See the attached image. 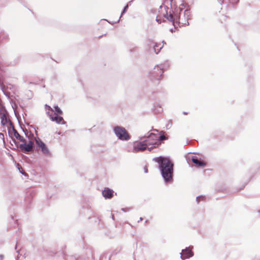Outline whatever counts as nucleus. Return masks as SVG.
Returning <instances> with one entry per match:
<instances>
[{"mask_svg": "<svg viewBox=\"0 0 260 260\" xmlns=\"http://www.w3.org/2000/svg\"><path fill=\"white\" fill-rule=\"evenodd\" d=\"M159 164L161 174L166 181H169L172 179L173 173V164L170 160L166 157H157L153 159Z\"/></svg>", "mask_w": 260, "mask_h": 260, "instance_id": "f257e3e1", "label": "nucleus"}, {"mask_svg": "<svg viewBox=\"0 0 260 260\" xmlns=\"http://www.w3.org/2000/svg\"><path fill=\"white\" fill-rule=\"evenodd\" d=\"M145 143L148 144L147 149L150 150L151 149L157 147L160 144L159 140L157 137L153 134H151L145 140Z\"/></svg>", "mask_w": 260, "mask_h": 260, "instance_id": "f03ea898", "label": "nucleus"}, {"mask_svg": "<svg viewBox=\"0 0 260 260\" xmlns=\"http://www.w3.org/2000/svg\"><path fill=\"white\" fill-rule=\"evenodd\" d=\"M114 132L116 135L121 140H128L130 139V136L124 127L116 126L114 128Z\"/></svg>", "mask_w": 260, "mask_h": 260, "instance_id": "7ed1b4c3", "label": "nucleus"}, {"mask_svg": "<svg viewBox=\"0 0 260 260\" xmlns=\"http://www.w3.org/2000/svg\"><path fill=\"white\" fill-rule=\"evenodd\" d=\"M0 120L1 125L3 127L7 125L8 123L10 122L8 113L5 109H2L0 110Z\"/></svg>", "mask_w": 260, "mask_h": 260, "instance_id": "20e7f679", "label": "nucleus"}, {"mask_svg": "<svg viewBox=\"0 0 260 260\" xmlns=\"http://www.w3.org/2000/svg\"><path fill=\"white\" fill-rule=\"evenodd\" d=\"M148 144L145 143L144 141L140 142H136L134 143L133 147V151L137 152L142 151L147 149Z\"/></svg>", "mask_w": 260, "mask_h": 260, "instance_id": "39448f33", "label": "nucleus"}, {"mask_svg": "<svg viewBox=\"0 0 260 260\" xmlns=\"http://www.w3.org/2000/svg\"><path fill=\"white\" fill-rule=\"evenodd\" d=\"M23 143V144L19 145V148L23 152L27 153L32 150L34 145V142L32 141H29L27 144L26 143V141Z\"/></svg>", "mask_w": 260, "mask_h": 260, "instance_id": "423d86ee", "label": "nucleus"}, {"mask_svg": "<svg viewBox=\"0 0 260 260\" xmlns=\"http://www.w3.org/2000/svg\"><path fill=\"white\" fill-rule=\"evenodd\" d=\"M36 143L39 150L44 154L48 153V149L46 145L39 138H36Z\"/></svg>", "mask_w": 260, "mask_h": 260, "instance_id": "0eeeda50", "label": "nucleus"}, {"mask_svg": "<svg viewBox=\"0 0 260 260\" xmlns=\"http://www.w3.org/2000/svg\"><path fill=\"white\" fill-rule=\"evenodd\" d=\"M181 257L182 259H185L186 258H188L192 256H193V252L191 250L186 248L184 250H183L181 252Z\"/></svg>", "mask_w": 260, "mask_h": 260, "instance_id": "6e6552de", "label": "nucleus"}, {"mask_svg": "<svg viewBox=\"0 0 260 260\" xmlns=\"http://www.w3.org/2000/svg\"><path fill=\"white\" fill-rule=\"evenodd\" d=\"M150 45H152L156 54H157L161 49L164 47V42H152Z\"/></svg>", "mask_w": 260, "mask_h": 260, "instance_id": "1a4fd4ad", "label": "nucleus"}, {"mask_svg": "<svg viewBox=\"0 0 260 260\" xmlns=\"http://www.w3.org/2000/svg\"><path fill=\"white\" fill-rule=\"evenodd\" d=\"M103 196L105 198L111 199L113 197V191L112 190L106 188L102 192Z\"/></svg>", "mask_w": 260, "mask_h": 260, "instance_id": "9d476101", "label": "nucleus"}, {"mask_svg": "<svg viewBox=\"0 0 260 260\" xmlns=\"http://www.w3.org/2000/svg\"><path fill=\"white\" fill-rule=\"evenodd\" d=\"M192 162L195 164L196 166L197 167H202L203 168L206 166V162L200 160L197 158H192Z\"/></svg>", "mask_w": 260, "mask_h": 260, "instance_id": "9b49d317", "label": "nucleus"}, {"mask_svg": "<svg viewBox=\"0 0 260 260\" xmlns=\"http://www.w3.org/2000/svg\"><path fill=\"white\" fill-rule=\"evenodd\" d=\"M13 136L16 139L19 140L20 142H25V139L23 137L19 135V134L16 131V129L13 128Z\"/></svg>", "mask_w": 260, "mask_h": 260, "instance_id": "f8f14e48", "label": "nucleus"}, {"mask_svg": "<svg viewBox=\"0 0 260 260\" xmlns=\"http://www.w3.org/2000/svg\"><path fill=\"white\" fill-rule=\"evenodd\" d=\"M51 119L52 121H55L58 123H60L61 122L63 123L64 122L63 118L59 116H52Z\"/></svg>", "mask_w": 260, "mask_h": 260, "instance_id": "ddd939ff", "label": "nucleus"}, {"mask_svg": "<svg viewBox=\"0 0 260 260\" xmlns=\"http://www.w3.org/2000/svg\"><path fill=\"white\" fill-rule=\"evenodd\" d=\"M166 17L169 21L172 22L173 23L174 22L175 19L173 15L172 14L170 13L169 15L167 14Z\"/></svg>", "mask_w": 260, "mask_h": 260, "instance_id": "4468645a", "label": "nucleus"}, {"mask_svg": "<svg viewBox=\"0 0 260 260\" xmlns=\"http://www.w3.org/2000/svg\"><path fill=\"white\" fill-rule=\"evenodd\" d=\"M55 112L57 113V114H62V111L61 110H60V109L57 107V106H56L55 107Z\"/></svg>", "mask_w": 260, "mask_h": 260, "instance_id": "2eb2a0df", "label": "nucleus"}, {"mask_svg": "<svg viewBox=\"0 0 260 260\" xmlns=\"http://www.w3.org/2000/svg\"><path fill=\"white\" fill-rule=\"evenodd\" d=\"M156 69H157V70L158 71L159 74H161L163 73L162 70L161 69H158V67H157L156 68H154V70H156Z\"/></svg>", "mask_w": 260, "mask_h": 260, "instance_id": "dca6fc26", "label": "nucleus"}, {"mask_svg": "<svg viewBox=\"0 0 260 260\" xmlns=\"http://www.w3.org/2000/svg\"><path fill=\"white\" fill-rule=\"evenodd\" d=\"M166 139V137L164 135L161 136L159 137V140H164Z\"/></svg>", "mask_w": 260, "mask_h": 260, "instance_id": "f3484780", "label": "nucleus"}, {"mask_svg": "<svg viewBox=\"0 0 260 260\" xmlns=\"http://www.w3.org/2000/svg\"><path fill=\"white\" fill-rule=\"evenodd\" d=\"M128 8V6H126L125 7H124V9L123 10V11L122 12V14H123V13H124V12L126 10V9Z\"/></svg>", "mask_w": 260, "mask_h": 260, "instance_id": "a211bd4d", "label": "nucleus"}, {"mask_svg": "<svg viewBox=\"0 0 260 260\" xmlns=\"http://www.w3.org/2000/svg\"><path fill=\"white\" fill-rule=\"evenodd\" d=\"M156 20L159 23H161V20L158 18V17H156Z\"/></svg>", "mask_w": 260, "mask_h": 260, "instance_id": "6ab92c4d", "label": "nucleus"}, {"mask_svg": "<svg viewBox=\"0 0 260 260\" xmlns=\"http://www.w3.org/2000/svg\"><path fill=\"white\" fill-rule=\"evenodd\" d=\"M0 257H1V259H2L3 258V255H0Z\"/></svg>", "mask_w": 260, "mask_h": 260, "instance_id": "aec40b11", "label": "nucleus"}, {"mask_svg": "<svg viewBox=\"0 0 260 260\" xmlns=\"http://www.w3.org/2000/svg\"><path fill=\"white\" fill-rule=\"evenodd\" d=\"M179 23H180V18H179Z\"/></svg>", "mask_w": 260, "mask_h": 260, "instance_id": "412c9836", "label": "nucleus"}, {"mask_svg": "<svg viewBox=\"0 0 260 260\" xmlns=\"http://www.w3.org/2000/svg\"><path fill=\"white\" fill-rule=\"evenodd\" d=\"M17 260H18V259H17Z\"/></svg>", "mask_w": 260, "mask_h": 260, "instance_id": "4be33fe9", "label": "nucleus"}]
</instances>
